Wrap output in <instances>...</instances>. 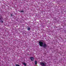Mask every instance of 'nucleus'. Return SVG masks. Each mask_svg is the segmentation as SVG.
Masks as SVG:
<instances>
[{"label": "nucleus", "mask_w": 66, "mask_h": 66, "mask_svg": "<svg viewBox=\"0 0 66 66\" xmlns=\"http://www.w3.org/2000/svg\"><path fill=\"white\" fill-rule=\"evenodd\" d=\"M20 12H21V13L23 12V11H21Z\"/></svg>", "instance_id": "nucleus-9"}, {"label": "nucleus", "mask_w": 66, "mask_h": 66, "mask_svg": "<svg viewBox=\"0 0 66 66\" xmlns=\"http://www.w3.org/2000/svg\"><path fill=\"white\" fill-rule=\"evenodd\" d=\"M0 22H1V23H3V20H1L0 21Z\"/></svg>", "instance_id": "nucleus-6"}, {"label": "nucleus", "mask_w": 66, "mask_h": 66, "mask_svg": "<svg viewBox=\"0 0 66 66\" xmlns=\"http://www.w3.org/2000/svg\"><path fill=\"white\" fill-rule=\"evenodd\" d=\"M30 59L32 61H34V57H30Z\"/></svg>", "instance_id": "nucleus-3"}, {"label": "nucleus", "mask_w": 66, "mask_h": 66, "mask_svg": "<svg viewBox=\"0 0 66 66\" xmlns=\"http://www.w3.org/2000/svg\"><path fill=\"white\" fill-rule=\"evenodd\" d=\"M40 64L42 66H46V64L43 63H40Z\"/></svg>", "instance_id": "nucleus-2"}, {"label": "nucleus", "mask_w": 66, "mask_h": 66, "mask_svg": "<svg viewBox=\"0 0 66 66\" xmlns=\"http://www.w3.org/2000/svg\"><path fill=\"white\" fill-rule=\"evenodd\" d=\"M23 64L24 65V66H26V64L25 63H23Z\"/></svg>", "instance_id": "nucleus-7"}, {"label": "nucleus", "mask_w": 66, "mask_h": 66, "mask_svg": "<svg viewBox=\"0 0 66 66\" xmlns=\"http://www.w3.org/2000/svg\"><path fill=\"white\" fill-rule=\"evenodd\" d=\"M15 66H20V65H19L18 64H16Z\"/></svg>", "instance_id": "nucleus-8"}, {"label": "nucleus", "mask_w": 66, "mask_h": 66, "mask_svg": "<svg viewBox=\"0 0 66 66\" xmlns=\"http://www.w3.org/2000/svg\"><path fill=\"white\" fill-rule=\"evenodd\" d=\"M39 45L40 47H43L44 48H46L47 47V45L46 43H44L43 42L41 41H39Z\"/></svg>", "instance_id": "nucleus-1"}, {"label": "nucleus", "mask_w": 66, "mask_h": 66, "mask_svg": "<svg viewBox=\"0 0 66 66\" xmlns=\"http://www.w3.org/2000/svg\"><path fill=\"white\" fill-rule=\"evenodd\" d=\"M35 65H36L37 64V62L36 61H35Z\"/></svg>", "instance_id": "nucleus-4"}, {"label": "nucleus", "mask_w": 66, "mask_h": 66, "mask_svg": "<svg viewBox=\"0 0 66 66\" xmlns=\"http://www.w3.org/2000/svg\"><path fill=\"white\" fill-rule=\"evenodd\" d=\"M28 30H31V28L30 27H28L27 28Z\"/></svg>", "instance_id": "nucleus-5"}, {"label": "nucleus", "mask_w": 66, "mask_h": 66, "mask_svg": "<svg viewBox=\"0 0 66 66\" xmlns=\"http://www.w3.org/2000/svg\"><path fill=\"white\" fill-rule=\"evenodd\" d=\"M13 16V15H12V14H11V16Z\"/></svg>", "instance_id": "nucleus-10"}]
</instances>
